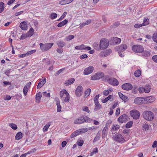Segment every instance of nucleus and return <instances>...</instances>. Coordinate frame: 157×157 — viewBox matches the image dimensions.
<instances>
[{
    "label": "nucleus",
    "instance_id": "obj_1",
    "mask_svg": "<svg viewBox=\"0 0 157 157\" xmlns=\"http://www.w3.org/2000/svg\"><path fill=\"white\" fill-rule=\"evenodd\" d=\"M92 121V120L86 116H81L74 121V123L76 124H80L84 122L90 123Z\"/></svg>",
    "mask_w": 157,
    "mask_h": 157
},
{
    "label": "nucleus",
    "instance_id": "obj_2",
    "mask_svg": "<svg viewBox=\"0 0 157 157\" xmlns=\"http://www.w3.org/2000/svg\"><path fill=\"white\" fill-rule=\"evenodd\" d=\"M143 117L146 120L151 121L154 118V114L150 111H145L143 113Z\"/></svg>",
    "mask_w": 157,
    "mask_h": 157
},
{
    "label": "nucleus",
    "instance_id": "obj_3",
    "mask_svg": "<svg viewBox=\"0 0 157 157\" xmlns=\"http://www.w3.org/2000/svg\"><path fill=\"white\" fill-rule=\"evenodd\" d=\"M109 45L108 40L105 38L102 39L100 40L99 44V49H104L106 48Z\"/></svg>",
    "mask_w": 157,
    "mask_h": 157
},
{
    "label": "nucleus",
    "instance_id": "obj_4",
    "mask_svg": "<svg viewBox=\"0 0 157 157\" xmlns=\"http://www.w3.org/2000/svg\"><path fill=\"white\" fill-rule=\"evenodd\" d=\"M53 44V43H46L45 44L41 43H40L39 45L42 51L44 52L47 51L50 49Z\"/></svg>",
    "mask_w": 157,
    "mask_h": 157
},
{
    "label": "nucleus",
    "instance_id": "obj_5",
    "mask_svg": "<svg viewBox=\"0 0 157 157\" xmlns=\"http://www.w3.org/2000/svg\"><path fill=\"white\" fill-rule=\"evenodd\" d=\"M132 50L136 53H139L143 52L144 50L143 47L139 45H135L132 47Z\"/></svg>",
    "mask_w": 157,
    "mask_h": 157
},
{
    "label": "nucleus",
    "instance_id": "obj_6",
    "mask_svg": "<svg viewBox=\"0 0 157 157\" xmlns=\"http://www.w3.org/2000/svg\"><path fill=\"white\" fill-rule=\"evenodd\" d=\"M104 76V74L102 72L97 73L94 75L92 76L90 78L93 80H98L102 78Z\"/></svg>",
    "mask_w": 157,
    "mask_h": 157
},
{
    "label": "nucleus",
    "instance_id": "obj_7",
    "mask_svg": "<svg viewBox=\"0 0 157 157\" xmlns=\"http://www.w3.org/2000/svg\"><path fill=\"white\" fill-rule=\"evenodd\" d=\"M83 89L81 86H78L75 90V94L77 97H79L83 93Z\"/></svg>",
    "mask_w": 157,
    "mask_h": 157
},
{
    "label": "nucleus",
    "instance_id": "obj_8",
    "mask_svg": "<svg viewBox=\"0 0 157 157\" xmlns=\"http://www.w3.org/2000/svg\"><path fill=\"white\" fill-rule=\"evenodd\" d=\"M131 115L135 119H137L140 117V113L139 111L134 109L130 112Z\"/></svg>",
    "mask_w": 157,
    "mask_h": 157
},
{
    "label": "nucleus",
    "instance_id": "obj_9",
    "mask_svg": "<svg viewBox=\"0 0 157 157\" xmlns=\"http://www.w3.org/2000/svg\"><path fill=\"white\" fill-rule=\"evenodd\" d=\"M114 139L117 142L119 143H123L124 139L122 135L120 134H118L113 137Z\"/></svg>",
    "mask_w": 157,
    "mask_h": 157
},
{
    "label": "nucleus",
    "instance_id": "obj_10",
    "mask_svg": "<svg viewBox=\"0 0 157 157\" xmlns=\"http://www.w3.org/2000/svg\"><path fill=\"white\" fill-rule=\"evenodd\" d=\"M134 102L138 105L145 104L144 98L143 97H137L135 99Z\"/></svg>",
    "mask_w": 157,
    "mask_h": 157
},
{
    "label": "nucleus",
    "instance_id": "obj_11",
    "mask_svg": "<svg viewBox=\"0 0 157 157\" xmlns=\"http://www.w3.org/2000/svg\"><path fill=\"white\" fill-rule=\"evenodd\" d=\"M94 70V67L92 66H90L86 68L83 71L85 75H88L92 73Z\"/></svg>",
    "mask_w": 157,
    "mask_h": 157
},
{
    "label": "nucleus",
    "instance_id": "obj_12",
    "mask_svg": "<svg viewBox=\"0 0 157 157\" xmlns=\"http://www.w3.org/2000/svg\"><path fill=\"white\" fill-rule=\"evenodd\" d=\"M127 47L126 44H122L120 46L115 48V49L119 52H124L127 48Z\"/></svg>",
    "mask_w": 157,
    "mask_h": 157
},
{
    "label": "nucleus",
    "instance_id": "obj_13",
    "mask_svg": "<svg viewBox=\"0 0 157 157\" xmlns=\"http://www.w3.org/2000/svg\"><path fill=\"white\" fill-rule=\"evenodd\" d=\"M128 117L126 114H123L121 116L118 118L119 122L121 123L126 122L128 121Z\"/></svg>",
    "mask_w": 157,
    "mask_h": 157
},
{
    "label": "nucleus",
    "instance_id": "obj_14",
    "mask_svg": "<svg viewBox=\"0 0 157 157\" xmlns=\"http://www.w3.org/2000/svg\"><path fill=\"white\" fill-rule=\"evenodd\" d=\"M122 89L126 90H131L132 88V86L129 83H126L123 84L122 86Z\"/></svg>",
    "mask_w": 157,
    "mask_h": 157
},
{
    "label": "nucleus",
    "instance_id": "obj_15",
    "mask_svg": "<svg viewBox=\"0 0 157 157\" xmlns=\"http://www.w3.org/2000/svg\"><path fill=\"white\" fill-rule=\"evenodd\" d=\"M109 83L112 85L117 86L119 84V82L115 78L111 77L109 80Z\"/></svg>",
    "mask_w": 157,
    "mask_h": 157
},
{
    "label": "nucleus",
    "instance_id": "obj_16",
    "mask_svg": "<svg viewBox=\"0 0 157 157\" xmlns=\"http://www.w3.org/2000/svg\"><path fill=\"white\" fill-rule=\"evenodd\" d=\"M111 41L113 44L116 45L119 44L121 43V40L120 38L115 37H113L111 40Z\"/></svg>",
    "mask_w": 157,
    "mask_h": 157
},
{
    "label": "nucleus",
    "instance_id": "obj_17",
    "mask_svg": "<svg viewBox=\"0 0 157 157\" xmlns=\"http://www.w3.org/2000/svg\"><path fill=\"white\" fill-rule=\"evenodd\" d=\"M155 100V98L152 96H149L144 98L145 101L148 103H151L154 102Z\"/></svg>",
    "mask_w": 157,
    "mask_h": 157
},
{
    "label": "nucleus",
    "instance_id": "obj_18",
    "mask_svg": "<svg viewBox=\"0 0 157 157\" xmlns=\"http://www.w3.org/2000/svg\"><path fill=\"white\" fill-rule=\"evenodd\" d=\"M40 80L41 81L39 83L36 87L37 89H38L40 88L45 83L46 81V79L44 78L42 79V80H41V79H40Z\"/></svg>",
    "mask_w": 157,
    "mask_h": 157
},
{
    "label": "nucleus",
    "instance_id": "obj_19",
    "mask_svg": "<svg viewBox=\"0 0 157 157\" xmlns=\"http://www.w3.org/2000/svg\"><path fill=\"white\" fill-rule=\"evenodd\" d=\"M20 27L21 29L24 30H26L27 29V24L26 22L23 21L21 22L20 25Z\"/></svg>",
    "mask_w": 157,
    "mask_h": 157
},
{
    "label": "nucleus",
    "instance_id": "obj_20",
    "mask_svg": "<svg viewBox=\"0 0 157 157\" xmlns=\"http://www.w3.org/2000/svg\"><path fill=\"white\" fill-rule=\"evenodd\" d=\"M114 99V98L113 96L111 95H109L108 97L105 98L104 100H102V101L103 103H105L108 101L109 100H110V101H113Z\"/></svg>",
    "mask_w": 157,
    "mask_h": 157
},
{
    "label": "nucleus",
    "instance_id": "obj_21",
    "mask_svg": "<svg viewBox=\"0 0 157 157\" xmlns=\"http://www.w3.org/2000/svg\"><path fill=\"white\" fill-rule=\"evenodd\" d=\"M75 81L74 78H72L68 80H66L64 83V85L66 86H68L73 83Z\"/></svg>",
    "mask_w": 157,
    "mask_h": 157
},
{
    "label": "nucleus",
    "instance_id": "obj_22",
    "mask_svg": "<svg viewBox=\"0 0 157 157\" xmlns=\"http://www.w3.org/2000/svg\"><path fill=\"white\" fill-rule=\"evenodd\" d=\"M74 0H63L60 1L59 4L62 5H64L69 4L72 2Z\"/></svg>",
    "mask_w": 157,
    "mask_h": 157
},
{
    "label": "nucleus",
    "instance_id": "obj_23",
    "mask_svg": "<svg viewBox=\"0 0 157 157\" xmlns=\"http://www.w3.org/2000/svg\"><path fill=\"white\" fill-rule=\"evenodd\" d=\"M108 127H105L103 129L102 133V137L103 138H105L107 135V130Z\"/></svg>",
    "mask_w": 157,
    "mask_h": 157
},
{
    "label": "nucleus",
    "instance_id": "obj_24",
    "mask_svg": "<svg viewBox=\"0 0 157 157\" xmlns=\"http://www.w3.org/2000/svg\"><path fill=\"white\" fill-rule=\"evenodd\" d=\"M144 88V92L145 93H148L150 91L151 87L150 85H146Z\"/></svg>",
    "mask_w": 157,
    "mask_h": 157
},
{
    "label": "nucleus",
    "instance_id": "obj_25",
    "mask_svg": "<svg viewBox=\"0 0 157 157\" xmlns=\"http://www.w3.org/2000/svg\"><path fill=\"white\" fill-rule=\"evenodd\" d=\"M142 56L143 57H148L151 55L150 52L147 51H145L143 52L141 54Z\"/></svg>",
    "mask_w": 157,
    "mask_h": 157
},
{
    "label": "nucleus",
    "instance_id": "obj_26",
    "mask_svg": "<svg viewBox=\"0 0 157 157\" xmlns=\"http://www.w3.org/2000/svg\"><path fill=\"white\" fill-rule=\"evenodd\" d=\"M56 105L57 106V112H60L61 110V106L60 104L59 101V99L56 100Z\"/></svg>",
    "mask_w": 157,
    "mask_h": 157
},
{
    "label": "nucleus",
    "instance_id": "obj_27",
    "mask_svg": "<svg viewBox=\"0 0 157 157\" xmlns=\"http://www.w3.org/2000/svg\"><path fill=\"white\" fill-rule=\"evenodd\" d=\"M68 22V21L67 19H65L59 23L58 24L57 26L59 27H61L65 25Z\"/></svg>",
    "mask_w": 157,
    "mask_h": 157
},
{
    "label": "nucleus",
    "instance_id": "obj_28",
    "mask_svg": "<svg viewBox=\"0 0 157 157\" xmlns=\"http://www.w3.org/2000/svg\"><path fill=\"white\" fill-rule=\"evenodd\" d=\"M42 97V94L41 92H40L36 95V101L38 102L40 101L41 98Z\"/></svg>",
    "mask_w": 157,
    "mask_h": 157
},
{
    "label": "nucleus",
    "instance_id": "obj_29",
    "mask_svg": "<svg viewBox=\"0 0 157 157\" xmlns=\"http://www.w3.org/2000/svg\"><path fill=\"white\" fill-rule=\"evenodd\" d=\"M95 107L94 109V111H97L100 109L102 107L101 105L99 102L94 103Z\"/></svg>",
    "mask_w": 157,
    "mask_h": 157
},
{
    "label": "nucleus",
    "instance_id": "obj_30",
    "mask_svg": "<svg viewBox=\"0 0 157 157\" xmlns=\"http://www.w3.org/2000/svg\"><path fill=\"white\" fill-rule=\"evenodd\" d=\"M91 91V90L89 88L87 89L85 92V95L84 96V98H86L90 95Z\"/></svg>",
    "mask_w": 157,
    "mask_h": 157
},
{
    "label": "nucleus",
    "instance_id": "obj_31",
    "mask_svg": "<svg viewBox=\"0 0 157 157\" xmlns=\"http://www.w3.org/2000/svg\"><path fill=\"white\" fill-rule=\"evenodd\" d=\"M5 47V44L3 43H2L0 44V52H3L6 50L4 48Z\"/></svg>",
    "mask_w": 157,
    "mask_h": 157
},
{
    "label": "nucleus",
    "instance_id": "obj_32",
    "mask_svg": "<svg viewBox=\"0 0 157 157\" xmlns=\"http://www.w3.org/2000/svg\"><path fill=\"white\" fill-rule=\"evenodd\" d=\"M57 44L58 46L63 47L65 46V43L63 41L60 40L57 42Z\"/></svg>",
    "mask_w": 157,
    "mask_h": 157
},
{
    "label": "nucleus",
    "instance_id": "obj_33",
    "mask_svg": "<svg viewBox=\"0 0 157 157\" xmlns=\"http://www.w3.org/2000/svg\"><path fill=\"white\" fill-rule=\"evenodd\" d=\"M22 133L21 132H19L17 133L15 136L16 140H19L22 138Z\"/></svg>",
    "mask_w": 157,
    "mask_h": 157
},
{
    "label": "nucleus",
    "instance_id": "obj_34",
    "mask_svg": "<svg viewBox=\"0 0 157 157\" xmlns=\"http://www.w3.org/2000/svg\"><path fill=\"white\" fill-rule=\"evenodd\" d=\"M34 30L32 28H31L29 30V32L27 33L29 37L33 35L34 33Z\"/></svg>",
    "mask_w": 157,
    "mask_h": 157
},
{
    "label": "nucleus",
    "instance_id": "obj_35",
    "mask_svg": "<svg viewBox=\"0 0 157 157\" xmlns=\"http://www.w3.org/2000/svg\"><path fill=\"white\" fill-rule=\"evenodd\" d=\"M111 77H109V76L107 75L104 76L102 78V80L103 81H107L109 83V80L110 79Z\"/></svg>",
    "mask_w": 157,
    "mask_h": 157
},
{
    "label": "nucleus",
    "instance_id": "obj_36",
    "mask_svg": "<svg viewBox=\"0 0 157 157\" xmlns=\"http://www.w3.org/2000/svg\"><path fill=\"white\" fill-rule=\"evenodd\" d=\"M78 130V132H79V134H80L81 133H83L86 132L88 131V128H85L80 129Z\"/></svg>",
    "mask_w": 157,
    "mask_h": 157
},
{
    "label": "nucleus",
    "instance_id": "obj_37",
    "mask_svg": "<svg viewBox=\"0 0 157 157\" xmlns=\"http://www.w3.org/2000/svg\"><path fill=\"white\" fill-rule=\"evenodd\" d=\"M79 134V132H78V130H77L72 133L70 137L71 138H73Z\"/></svg>",
    "mask_w": 157,
    "mask_h": 157
},
{
    "label": "nucleus",
    "instance_id": "obj_38",
    "mask_svg": "<svg viewBox=\"0 0 157 157\" xmlns=\"http://www.w3.org/2000/svg\"><path fill=\"white\" fill-rule=\"evenodd\" d=\"M50 125V123L49 122L46 124L43 128V131L45 132L48 131V129Z\"/></svg>",
    "mask_w": 157,
    "mask_h": 157
},
{
    "label": "nucleus",
    "instance_id": "obj_39",
    "mask_svg": "<svg viewBox=\"0 0 157 157\" xmlns=\"http://www.w3.org/2000/svg\"><path fill=\"white\" fill-rule=\"evenodd\" d=\"M141 74V71L138 69L134 73L135 76L137 77H139Z\"/></svg>",
    "mask_w": 157,
    "mask_h": 157
},
{
    "label": "nucleus",
    "instance_id": "obj_40",
    "mask_svg": "<svg viewBox=\"0 0 157 157\" xmlns=\"http://www.w3.org/2000/svg\"><path fill=\"white\" fill-rule=\"evenodd\" d=\"M4 4L2 2H0V12L2 13L4 10L5 7Z\"/></svg>",
    "mask_w": 157,
    "mask_h": 157
},
{
    "label": "nucleus",
    "instance_id": "obj_41",
    "mask_svg": "<svg viewBox=\"0 0 157 157\" xmlns=\"http://www.w3.org/2000/svg\"><path fill=\"white\" fill-rule=\"evenodd\" d=\"M29 87H28V85H26L23 88V93L25 96L26 95L28 92V90Z\"/></svg>",
    "mask_w": 157,
    "mask_h": 157
},
{
    "label": "nucleus",
    "instance_id": "obj_42",
    "mask_svg": "<svg viewBox=\"0 0 157 157\" xmlns=\"http://www.w3.org/2000/svg\"><path fill=\"white\" fill-rule=\"evenodd\" d=\"M149 20L148 18L144 19L143 21V22L142 24L143 26L147 25L149 24Z\"/></svg>",
    "mask_w": 157,
    "mask_h": 157
},
{
    "label": "nucleus",
    "instance_id": "obj_43",
    "mask_svg": "<svg viewBox=\"0 0 157 157\" xmlns=\"http://www.w3.org/2000/svg\"><path fill=\"white\" fill-rule=\"evenodd\" d=\"M66 97L64 98V101L66 102H68L69 101L70 96L68 92L66 93Z\"/></svg>",
    "mask_w": 157,
    "mask_h": 157
},
{
    "label": "nucleus",
    "instance_id": "obj_44",
    "mask_svg": "<svg viewBox=\"0 0 157 157\" xmlns=\"http://www.w3.org/2000/svg\"><path fill=\"white\" fill-rule=\"evenodd\" d=\"M98 152V148L97 147L94 148L92 151L90 153V156H92L94 154H96Z\"/></svg>",
    "mask_w": 157,
    "mask_h": 157
},
{
    "label": "nucleus",
    "instance_id": "obj_45",
    "mask_svg": "<svg viewBox=\"0 0 157 157\" xmlns=\"http://www.w3.org/2000/svg\"><path fill=\"white\" fill-rule=\"evenodd\" d=\"M100 133H98L95 137L94 139L93 142L94 143H95L100 138Z\"/></svg>",
    "mask_w": 157,
    "mask_h": 157
},
{
    "label": "nucleus",
    "instance_id": "obj_46",
    "mask_svg": "<svg viewBox=\"0 0 157 157\" xmlns=\"http://www.w3.org/2000/svg\"><path fill=\"white\" fill-rule=\"evenodd\" d=\"M75 37V36L72 35H70L65 38V40L67 41L73 39Z\"/></svg>",
    "mask_w": 157,
    "mask_h": 157
},
{
    "label": "nucleus",
    "instance_id": "obj_47",
    "mask_svg": "<svg viewBox=\"0 0 157 157\" xmlns=\"http://www.w3.org/2000/svg\"><path fill=\"white\" fill-rule=\"evenodd\" d=\"M66 93L68 92L66 90H63L61 91L60 93V96L61 98H62L64 94H66Z\"/></svg>",
    "mask_w": 157,
    "mask_h": 157
},
{
    "label": "nucleus",
    "instance_id": "obj_48",
    "mask_svg": "<svg viewBox=\"0 0 157 157\" xmlns=\"http://www.w3.org/2000/svg\"><path fill=\"white\" fill-rule=\"evenodd\" d=\"M9 126L14 130H16L17 128V125L13 123L10 124Z\"/></svg>",
    "mask_w": 157,
    "mask_h": 157
},
{
    "label": "nucleus",
    "instance_id": "obj_49",
    "mask_svg": "<svg viewBox=\"0 0 157 157\" xmlns=\"http://www.w3.org/2000/svg\"><path fill=\"white\" fill-rule=\"evenodd\" d=\"M28 37H29V36L27 33L23 34L21 35L19 39L21 40H23Z\"/></svg>",
    "mask_w": 157,
    "mask_h": 157
},
{
    "label": "nucleus",
    "instance_id": "obj_50",
    "mask_svg": "<svg viewBox=\"0 0 157 157\" xmlns=\"http://www.w3.org/2000/svg\"><path fill=\"white\" fill-rule=\"evenodd\" d=\"M133 122L130 121L128 122L126 124L125 127L127 128H130L132 125Z\"/></svg>",
    "mask_w": 157,
    "mask_h": 157
},
{
    "label": "nucleus",
    "instance_id": "obj_51",
    "mask_svg": "<svg viewBox=\"0 0 157 157\" xmlns=\"http://www.w3.org/2000/svg\"><path fill=\"white\" fill-rule=\"evenodd\" d=\"M65 69V68H63L59 70L57 72H56L55 74H54V75L56 76L59 75L61 73H62L63 70Z\"/></svg>",
    "mask_w": 157,
    "mask_h": 157
},
{
    "label": "nucleus",
    "instance_id": "obj_52",
    "mask_svg": "<svg viewBox=\"0 0 157 157\" xmlns=\"http://www.w3.org/2000/svg\"><path fill=\"white\" fill-rule=\"evenodd\" d=\"M57 16V14L56 13H51L50 17L51 19H54L56 18Z\"/></svg>",
    "mask_w": 157,
    "mask_h": 157
},
{
    "label": "nucleus",
    "instance_id": "obj_53",
    "mask_svg": "<svg viewBox=\"0 0 157 157\" xmlns=\"http://www.w3.org/2000/svg\"><path fill=\"white\" fill-rule=\"evenodd\" d=\"M138 91L140 94H143L144 92V89L143 86L140 87L138 89Z\"/></svg>",
    "mask_w": 157,
    "mask_h": 157
},
{
    "label": "nucleus",
    "instance_id": "obj_54",
    "mask_svg": "<svg viewBox=\"0 0 157 157\" xmlns=\"http://www.w3.org/2000/svg\"><path fill=\"white\" fill-rule=\"evenodd\" d=\"M143 128L145 130H148L149 128V125L147 124H143Z\"/></svg>",
    "mask_w": 157,
    "mask_h": 157
},
{
    "label": "nucleus",
    "instance_id": "obj_55",
    "mask_svg": "<svg viewBox=\"0 0 157 157\" xmlns=\"http://www.w3.org/2000/svg\"><path fill=\"white\" fill-rule=\"evenodd\" d=\"M112 51L111 49H108L106 50L105 52V54L104 55V56H108L109 54L111 53Z\"/></svg>",
    "mask_w": 157,
    "mask_h": 157
},
{
    "label": "nucleus",
    "instance_id": "obj_56",
    "mask_svg": "<svg viewBox=\"0 0 157 157\" xmlns=\"http://www.w3.org/2000/svg\"><path fill=\"white\" fill-rule=\"evenodd\" d=\"M153 40L155 42L157 43V34L154 33L152 36Z\"/></svg>",
    "mask_w": 157,
    "mask_h": 157
},
{
    "label": "nucleus",
    "instance_id": "obj_57",
    "mask_svg": "<svg viewBox=\"0 0 157 157\" xmlns=\"http://www.w3.org/2000/svg\"><path fill=\"white\" fill-rule=\"evenodd\" d=\"M99 98V94L97 95L94 97V103L99 102H98V98Z\"/></svg>",
    "mask_w": 157,
    "mask_h": 157
},
{
    "label": "nucleus",
    "instance_id": "obj_58",
    "mask_svg": "<svg viewBox=\"0 0 157 157\" xmlns=\"http://www.w3.org/2000/svg\"><path fill=\"white\" fill-rule=\"evenodd\" d=\"M93 46L95 48L97 49H99V45L98 43L97 42H94L93 44Z\"/></svg>",
    "mask_w": 157,
    "mask_h": 157
},
{
    "label": "nucleus",
    "instance_id": "obj_59",
    "mask_svg": "<svg viewBox=\"0 0 157 157\" xmlns=\"http://www.w3.org/2000/svg\"><path fill=\"white\" fill-rule=\"evenodd\" d=\"M82 110L88 113L90 112V111L89 109V108L87 106H84L82 108Z\"/></svg>",
    "mask_w": 157,
    "mask_h": 157
},
{
    "label": "nucleus",
    "instance_id": "obj_60",
    "mask_svg": "<svg viewBox=\"0 0 157 157\" xmlns=\"http://www.w3.org/2000/svg\"><path fill=\"white\" fill-rule=\"evenodd\" d=\"M36 50H31L30 51H29L26 53L27 56H29V55H31L34 53L36 52Z\"/></svg>",
    "mask_w": 157,
    "mask_h": 157
},
{
    "label": "nucleus",
    "instance_id": "obj_61",
    "mask_svg": "<svg viewBox=\"0 0 157 157\" xmlns=\"http://www.w3.org/2000/svg\"><path fill=\"white\" fill-rule=\"evenodd\" d=\"M120 127L119 125H115L112 128L111 130H116L118 129Z\"/></svg>",
    "mask_w": 157,
    "mask_h": 157
},
{
    "label": "nucleus",
    "instance_id": "obj_62",
    "mask_svg": "<svg viewBox=\"0 0 157 157\" xmlns=\"http://www.w3.org/2000/svg\"><path fill=\"white\" fill-rule=\"evenodd\" d=\"M36 150V149L35 148L32 149L30 151H29L27 153H25L26 155H27L28 154H30L34 152Z\"/></svg>",
    "mask_w": 157,
    "mask_h": 157
},
{
    "label": "nucleus",
    "instance_id": "obj_63",
    "mask_svg": "<svg viewBox=\"0 0 157 157\" xmlns=\"http://www.w3.org/2000/svg\"><path fill=\"white\" fill-rule=\"evenodd\" d=\"M67 13L66 12H64V13H63L62 16H61V17H60V18H59L58 20L60 21V20H61L62 19H63V18H64V17H65V16L67 15Z\"/></svg>",
    "mask_w": 157,
    "mask_h": 157
},
{
    "label": "nucleus",
    "instance_id": "obj_64",
    "mask_svg": "<svg viewBox=\"0 0 157 157\" xmlns=\"http://www.w3.org/2000/svg\"><path fill=\"white\" fill-rule=\"evenodd\" d=\"M152 59L155 62L157 63V55H154L153 56Z\"/></svg>",
    "mask_w": 157,
    "mask_h": 157
}]
</instances>
